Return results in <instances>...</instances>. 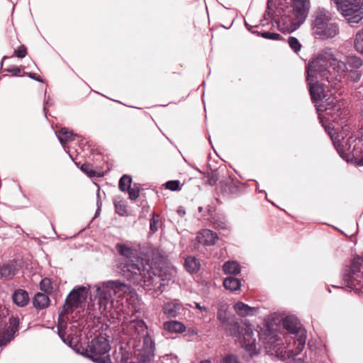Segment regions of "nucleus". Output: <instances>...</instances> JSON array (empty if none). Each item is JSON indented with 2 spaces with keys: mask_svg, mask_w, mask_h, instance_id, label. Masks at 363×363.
Instances as JSON below:
<instances>
[{
  "mask_svg": "<svg viewBox=\"0 0 363 363\" xmlns=\"http://www.w3.org/2000/svg\"><path fill=\"white\" fill-rule=\"evenodd\" d=\"M116 247L120 255L128 259L134 256L135 251L124 244H117ZM151 269L147 263L144 264L138 259L136 262L128 259L121 265V274L128 280L147 291H162V288L172 280V274L162 272L156 274L151 272Z\"/></svg>",
  "mask_w": 363,
  "mask_h": 363,
  "instance_id": "f257e3e1",
  "label": "nucleus"
},
{
  "mask_svg": "<svg viewBox=\"0 0 363 363\" xmlns=\"http://www.w3.org/2000/svg\"><path fill=\"white\" fill-rule=\"evenodd\" d=\"M345 71L344 62L335 57L331 49H325L308 63L306 77L325 80L333 86L340 81Z\"/></svg>",
  "mask_w": 363,
  "mask_h": 363,
  "instance_id": "f03ea898",
  "label": "nucleus"
},
{
  "mask_svg": "<svg viewBox=\"0 0 363 363\" xmlns=\"http://www.w3.org/2000/svg\"><path fill=\"white\" fill-rule=\"evenodd\" d=\"M123 329L133 340L134 354L137 359L150 363L155 356V342L148 333L147 326L140 319L125 318Z\"/></svg>",
  "mask_w": 363,
  "mask_h": 363,
  "instance_id": "7ed1b4c3",
  "label": "nucleus"
},
{
  "mask_svg": "<svg viewBox=\"0 0 363 363\" xmlns=\"http://www.w3.org/2000/svg\"><path fill=\"white\" fill-rule=\"evenodd\" d=\"M311 4L309 0H294L292 10L284 11L277 21L279 30L283 33H292L306 21Z\"/></svg>",
  "mask_w": 363,
  "mask_h": 363,
  "instance_id": "20e7f679",
  "label": "nucleus"
},
{
  "mask_svg": "<svg viewBox=\"0 0 363 363\" xmlns=\"http://www.w3.org/2000/svg\"><path fill=\"white\" fill-rule=\"evenodd\" d=\"M311 31L315 38L328 40L339 34L338 24L333 20L332 14L324 8H318L312 15Z\"/></svg>",
  "mask_w": 363,
  "mask_h": 363,
  "instance_id": "39448f33",
  "label": "nucleus"
},
{
  "mask_svg": "<svg viewBox=\"0 0 363 363\" xmlns=\"http://www.w3.org/2000/svg\"><path fill=\"white\" fill-rule=\"evenodd\" d=\"M94 301L101 314H105L112 303V292L125 291L126 285L119 281H108L101 285H96Z\"/></svg>",
  "mask_w": 363,
  "mask_h": 363,
  "instance_id": "423d86ee",
  "label": "nucleus"
},
{
  "mask_svg": "<svg viewBox=\"0 0 363 363\" xmlns=\"http://www.w3.org/2000/svg\"><path fill=\"white\" fill-rule=\"evenodd\" d=\"M111 349L106 338L102 336L95 337L88 345L86 356L96 363H112L108 354Z\"/></svg>",
  "mask_w": 363,
  "mask_h": 363,
  "instance_id": "0eeeda50",
  "label": "nucleus"
},
{
  "mask_svg": "<svg viewBox=\"0 0 363 363\" xmlns=\"http://www.w3.org/2000/svg\"><path fill=\"white\" fill-rule=\"evenodd\" d=\"M284 328L290 333L294 334V344L296 347L292 351V355L297 356L304 348L306 340V331L301 325L296 317L289 315L283 320Z\"/></svg>",
  "mask_w": 363,
  "mask_h": 363,
  "instance_id": "6e6552de",
  "label": "nucleus"
},
{
  "mask_svg": "<svg viewBox=\"0 0 363 363\" xmlns=\"http://www.w3.org/2000/svg\"><path fill=\"white\" fill-rule=\"evenodd\" d=\"M335 3L349 23H357L363 18V11L357 1L345 0Z\"/></svg>",
  "mask_w": 363,
  "mask_h": 363,
  "instance_id": "1a4fd4ad",
  "label": "nucleus"
},
{
  "mask_svg": "<svg viewBox=\"0 0 363 363\" xmlns=\"http://www.w3.org/2000/svg\"><path fill=\"white\" fill-rule=\"evenodd\" d=\"M88 291V289L85 286L74 288L65 300L63 311L65 313H69L72 311L73 308H79L81 303L86 298Z\"/></svg>",
  "mask_w": 363,
  "mask_h": 363,
  "instance_id": "9d476101",
  "label": "nucleus"
},
{
  "mask_svg": "<svg viewBox=\"0 0 363 363\" xmlns=\"http://www.w3.org/2000/svg\"><path fill=\"white\" fill-rule=\"evenodd\" d=\"M362 264H363V257L354 259L349 272L344 275L343 280L347 283L346 287L350 291L357 290L358 286L361 284L362 274L359 265Z\"/></svg>",
  "mask_w": 363,
  "mask_h": 363,
  "instance_id": "9b49d317",
  "label": "nucleus"
},
{
  "mask_svg": "<svg viewBox=\"0 0 363 363\" xmlns=\"http://www.w3.org/2000/svg\"><path fill=\"white\" fill-rule=\"evenodd\" d=\"M245 349L250 357H252L258 354V350L255 343V339L253 337V332L250 328H245L244 334L241 340H238Z\"/></svg>",
  "mask_w": 363,
  "mask_h": 363,
  "instance_id": "f8f14e48",
  "label": "nucleus"
},
{
  "mask_svg": "<svg viewBox=\"0 0 363 363\" xmlns=\"http://www.w3.org/2000/svg\"><path fill=\"white\" fill-rule=\"evenodd\" d=\"M18 324L17 318H10L9 327L5 331L0 333V347L6 345L13 338L15 333L18 330Z\"/></svg>",
  "mask_w": 363,
  "mask_h": 363,
  "instance_id": "ddd939ff",
  "label": "nucleus"
},
{
  "mask_svg": "<svg viewBox=\"0 0 363 363\" xmlns=\"http://www.w3.org/2000/svg\"><path fill=\"white\" fill-rule=\"evenodd\" d=\"M315 78L306 77L311 99L315 101H318L325 96V89L323 85L318 82H315Z\"/></svg>",
  "mask_w": 363,
  "mask_h": 363,
  "instance_id": "4468645a",
  "label": "nucleus"
},
{
  "mask_svg": "<svg viewBox=\"0 0 363 363\" xmlns=\"http://www.w3.org/2000/svg\"><path fill=\"white\" fill-rule=\"evenodd\" d=\"M18 270L16 260L5 262L0 266V279H11L16 274Z\"/></svg>",
  "mask_w": 363,
  "mask_h": 363,
  "instance_id": "2eb2a0df",
  "label": "nucleus"
},
{
  "mask_svg": "<svg viewBox=\"0 0 363 363\" xmlns=\"http://www.w3.org/2000/svg\"><path fill=\"white\" fill-rule=\"evenodd\" d=\"M225 326L230 336L235 337L238 340H241L245 328L240 327L235 317L231 318L228 323L225 325Z\"/></svg>",
  "mask_w": 363,
  "mask_h": 363,
  "instance_id": "dca6fc26",
  "label": "nucleus"
},
{
  "mask_svg": "<svg viewBox=\"0 0 363 363\" xmlns=\"http://www.w3.org/2000/svg\"><path fill=\"white\" fill-rule=\"evenodd\" d=\"M197 240L203 245H213L218 240V236L212 230L203 229L198 235Z\"/></svg>",
  "mask_w": 363,
  "mask_h": 363,
  "instance_id": "f3484780",
  "label": "nucleus"
},
{
  "mask_svg": "<svg viewBox=\"0 0 363 363\" xmlns=\"http://www.w3.org/2000/svg\"><path fill=\"white\" fill-rule=\"evenodd\" d=\"M12 299L13 303L18 307H24L27 306L30 301L28 292L21 289L14 291L12 295Z\"/></svg>",
  "mask_w": 363,
  "mask_h": 363,
  "instance_id": "a211bd4d",
  "label": "nucleus"
},
{
  "mask_svg": "<svg viewBox=\"0 0 363 363\" xmlns=\"http://www.w3.org/2000/svg\"><path fill=\"white\" fill-rule=\"evenodd\" d=\"M180 309V304L176 300L167 302L162 306V311L168 318L177 317L179 313Z\"/></svg>",
  "mask_w": 363,
  "mask_h": 363,
  "instance_id": "6ab92c4d",
  "label": "nucleus"
},
{
  "mask_svg": "<svg viewBox=\"0 0 363 363\" xmlns=\"http://www.w3.org/2000/svg\"><path fill=\"white\" fill-rule=\"evenodd\" d=\"M164 330L169 333H182L186 331V326L181 322L177 320L166 321L163 324Z\"/></svg>",
  "mask_w": 363,
  "mask_h": 363,
  "instance_id": "aec40b11",
  "label": "nucleus"
},
{
  "mask_svg": "<svg viewBox=\"0 0 363 363\" xmlns=\"http://www.w3.org/2000/svg\"><path fill=\"white\" fill-rule=\"evenodd\" d=\"M234 309L237 314L240 316L245 317L251 315L257 311V308L251 307L242 302H238L234 305Z\"/></svg>",
  "mask_w": 363,
  "mask_h": 363,
  "instance_id": "412c9836",
  "label": "nucleus"
},
{
  "mask_svg": "<svg viewBox=\"0 0 363 363\" xmlns=\"http://www.w3.org/2000/svg\"><path fill=\"white\" fill-rule=\"evenodd\" d=\"M33 306L37 309H43L49 306L50 298L43 293H37L33 298Z\"/></svg>",
  "mask_w": 363,
  "mask_h": 363,
  "instance_id": "4be33fe9",
  "label": "nucleus"
},
{
  "mask_svg": "<svg viewBox=\"0 0 363 363\" xmlns=\"http://www.w3.org/2000/svg\"><path fill=\"white\" fill-rule=\"evenodd\" d=\"M223 270L225 274L237 275L240 272V267L235 261H228L223 264Z\"/></svg>",
  "mask_w": 363,
  "mask_h": 363,
  "instance_id": "5701e85b",
  "label": "nucleus"
},
{
  "mask_svg": "<svg viewBox=\"0 0 363 363\" xmlns=\"http://www.w3.org/2000/svg\"><path fill=\"white\" fill-rule=\"evenodd\" d=\"M184 266L186 271L191 274H194L196 273L199 270L200 262L196 257L190 256L186 258Z\"/></svg>",
  "mask_w": 363,
  "mask_h": 363,
  "instance_id": "b1692460",
  "label": "nucleus"
},
{
  "mask_svg": "<svg viewBox=\"0 0 363 363\" xmlns=\"http://www.w3.org/2000/svg\"><path fill=\"white\" fill-rule=\"evenodd\" d=\"M223 286L230 291H235L240 289L241 283L239 279L233 277H228L223 281Z\"/></svg>",
  "mask_w": 363,
  "mask_h": 363,
  "instance_id": "393cba45",
  "label": "nucleus"
},
{
  "mask_svg": "<svg viewBox=\"0 0 363 363\" xmlns=\"http://www.w3.org/2000/svg\"><path fill=\"white\" fill-rule=\"evenodd\" d=\"M344 64L346 65V69H347V67L358 69L363 65V61L362 60L356 55H350L347 57L346 62H344Z\"/></svg>",
  "mask_w": 363,
  "mask_h": 363,
  "instance_id": "a878e982",
  "label": "nucleus"
},
{
  "mask_svg": "<svg viewBox=\"0 0 363 363\" xmlns=\"http://www.w3.org/2000/svg\"><path fill=\"white\" fill-rule=\"evenodd\" d=\"M74 133L72 131L68 130L67 128H62L57 133V137L62 145H65L67 143L72 141L74 138Z\"/></svg>",
  "mask_w": 363,
  "mask_h": 363,
  "instance_id": "bb28decb",
  "label": "nucleus"
},
{
  "mask_svg": "<svg viewBox=\"0 0 363 363\" xmlns=\"http://www.w3.org/2000/svg\"><path fill=\"white\" fill-rule=\"evenodd\" d=\"M354 48L357 52L363 54V28L358 30L354 36Z\"/></svg>",
  "mask_w": 363,
  "mask_h": 363,
  "instance_id": "cd10ccee",
  "label": "nucleus"
},
{
  "mask_svg": "<svg viewBox=\"0 0 363 363\" xmlns=\"http://www.w3.org/2000/svg\"><path fill=\"white\" fill-rule=\"evenodd\" d=\"M234 317H227V308L225 306H220L217 312V318L219 320L223 325H225L228 321Z\"/></svg>",
  "mask_w": 363,
  "mask_h": 363,
  "instance_id": "c85d7f7f",
  "label": "nucleus"
},
{
  "mask_svg": "<svg viewBox=\"0 0 363 363\" xmlns=\"http://www.w3.org/2000/svg\"><path fill=\"white\" fill-rule=\"evenodd\" d=\"M132 179L128 175H123L119 180L118 188L121 191H126L131 186Z\"/></svg>",
  "mask_w": 363,
  "mask_h": 363,
  "instance_id": "c756f323",
  "label": "nucleus"
},
{
  "mask_svg": "<svg viewBox=\"0 0 363 363\" xmlns=\"http://www.w3.org/2000/svg\"><path fill=\"white\" fill-rule=\"evenodd\" d=\"M160 226V216L155 213H152V218L150 223V230L152 233L157 232Z\"/></svg>",
  "mask_w": 363,
  "mask_h": 363,
  "instance_id": "7c9ffc66",
  "label": "nucleus"
},
{
  "mask_svg": "<svg viewBox=\"0 0 363 363\" xmlns=\"http://www.w3.org/2000/svg\"><path fill=\"white\" fill-rule=\"evenodd\" d=\"M81 170L83 172H84L89 177H100L103 176V174H101L100 172H96L93 169V167L89 164H83L81 167Z\"/></svg>",
  "mask_w": 363,
  "mask_h": 363,
  "instance_id": "2f4dec72",
  "label": "nucleus"
},
{
  "mask_svg": "<svg viewBox=\"0 0 363 363\" xmlns=\"http://www.w3.org/2000/svg\"><path fill=\"white\" fill-rule=\"evenodd\" d=\"M40 289L45 293H51L52 291L51 280L48 278L43 279L40 283Z\"/></svg>",
  "mask_w": 363,
  "mask_h": 363,
  "instance_id": "473e14b6",
  "label": "nucleus"
},
{
  "mask_svg": "<svg viewBox=\"0 0 363 363\" xmlns=\"http://www.w3.org/2000/svg\"><path fill=\"white\" fill-rule=\"evenodd\" d=\"M65 329L66 328H57L58 335L65 344L68 345L70 347H72L73 337H70L69 336L66 335Z\"/></svg>",
  "mask_w": 363,
  "mask_h": 363,
  "instance_id": "72a5a7b5",
  "label": "nucleus"
},
{
  "mask_svg": "<svg viewBox=\"0 0 363 363\" xmlns=\"http://www.w3.org/2000/svg\"><path fill=\"white\" fill-rule=\"evenodd\" d=\"M65 329L66 328H57L58 335L65 344L68 345L70 347H72L73 337H70L69 336L66 335Z\"/></svg>",
  "mask_w": 363,
  "mask_h": 363,
  "instance_id": "f704fd0d",
  "label": "nucleus"
},
{
  "mask_svg": "<svg viewBox=\"0 0 363 363\" xmlns=\"http://www.w3.org/2000/svg\"><path fill=\"white\" fill-rule=\"evenodd\" d=\"M65 329L66 328H57L58 335L65 344L68 345L70 347H72L73 337H70L69 336L66 335Z\"/></svg>",
  "mask_w": 363,
  "mask_h": 363,
  "instance_id": "c9c22d12",
  "label": "nucleus"
},
{
  "mask_svg": "<svg viewBox=\"0 0 363 363\" xmlns=\"http://www.w3.org/2000/svg\"><path fill=\"white\" fill-rule=\"evenodd\" d=\"M288 43H289V47L295 52L297 53L298 52H299L301 50V43H299L298 40L296 38L290 36L288 38Z\"/></svg>",
  "mask_w": 363,
  "mask_h": 363,
  "instance_id": "e433bc0d",
  "label": "nucleus"
},
{
  "mask_svg": "<svg viewBox=\"0 0 363 363\" xmlns=\"http://www.w3.org/2000/svg\"><path fill=\"white\" fill-rule=\"evenodd\" d=\"M267 332L269 333V335L265 337H263V333L260 334V338L263 340L264 343L272 345L273 343L276 342L278 340V339L277 338V335L272 334L269 328L267 330Z\"/></svg>",
  "mask_w": 363,
  "mask_h": 363,
  "instance_id": "4c0bfd02",
  "label": "nucleus"
},
{
  "mask_svg": "<svg viewBox=\"0 0 363 363\" xmlns=\"http://www.w3.org/2000/svg\"><path fill=\"white\" fill-rule=\"evenodd\" d=\"M68 313H65L63 311V308L59 314L57 328H67V321L68 320L67 315Z\"/></svg>",
  "mask_w": 363,
  "mask_h": 363,
  "instance_id": "58836bf2",
  "label": "nucleus"
},
{
  "mask_svg": "<svg viewBox=\"0 0 363 363\" xmlns=\"http://www.w3.org/2000/svg\"><path fill=\"white\" fill-rule=\"evenodd\" d=\"M166 189L171 191H178L182 188L180 182L179 180H171L165 184Z\"/></svg>",
  "mask_w": 363,
  "mask_h": 363,
  "instance_id": "ea45409f",
  "label": "nucleus"
},
{
  "mask_svg": "<svg viewBox=\"0 0 363 363\" xmlns=\"http://www.w3.org/2000/svg\"><path fill=\"white\" fill-rule=\"evenodd\" d=\"M126 191L128 192L129 199L130 200H136L139 196L140 189L136 186V184L130 186Z\"/></svg>",
  "mask_w": 363,
  "mask_h": 363,
  "instance_id": "a19ab883",
  "label": "nucleus"
},
{
  "mask_svg": "<svg viewBox=\"0 0 363 363\" xmlns=\"http://www.w3.org/2000/svg\"><path fill=\"white\" fill-rule=\"evenodd\" d=\"M220 363H242L239 359L238 357L233 354H229L225 355L221 361Z\"/></svg>",
  "mask_w": 363,
  "mask_h": 363,
  "instance_id": "79ce46f5",
  "label": "nucleus"
},
{
  "mask_svg": "<svg viewBox=\"0 0 363 363\" xmlns=\"http://www.w3.org/2000/svg\"><path fill=\"white\" fill-rule=\"evenodd\" d=\"M260 35L266 39L270 40H279L281 38V35L279 33H270V32H263L260 33Z\"/></svg>",
  "mask_w": 363,
  "mask_h": 363,
  "instance_id": "37998d69",
  "label": "nucleus"
},
{
  "mask_svg": "<svg viewBox=\"0 0 363 363\" xmlns=\"http://www.w3.org/2000/svg\"><path fill=\"white\" fill-rule=\"evenodd\" d=\"M26 53H27L26 48L23 45L18 47L15 50L16 56H17L18 57H20V58H23V57H26Z\"/></svg>",
  "mask_w": 363,
  "mask_h": 363,
  "instance_id": "c03bdc74",
  "label": "nucleus"
},
{
  "mask_svg": "<svg viewBox=\"0 0 363 363\" xmlns=\"http://www.w3.org/2000/svg\"><path fill=\"white\" fill-rule=\"evenodd\" d=\"M350 78L353 82H358L361 78V73L357 71L351 72Z\"/></svg>",
  "mask_w": 363,
  "mask_h": 363,
  "instance_id": "a18cd8bd",
  "label": "nucleus"
},
{
  "mask_svg": "<svg viewBox=\"0 0 363 363\" xmlns=\"http://www.w3.org/2000/svg\"><path fill=\"white\" fill-rule=\"evenodd\" d=\"M7 71L12 73L13 76H19L21 68L16 66H11L7 69Z\"/></svg>",
  "mask_w": 363,
  "mask_h": 363,
  "instance_id": "49530a36",
  "label": "nucleus"
},
{
  "mask_svg": "<svg viewBox=\"0 0 363 363\" xmlns=\"http://www.w3.org/2000/svg\"><path fill=\"white\" fill-rule=\"evenodd\" d=\"M272 9L270 7V0H268L267 8L264 15L265 19H269L272 17Z\"/></svg>",
  "mask_w": 363,
  "mask_h": 363,
  "instance_id": "de8ad7c7",
  "label": "nucleus"
},
{
  "mask_svg": "<svg viewBox=\"0 0 363 363\" xmlns=\"http://www.w3.org/2000/svg\"><path fill=\"white\" fill-rule=\"evenodd\" d=\"M218 181V177L216 174H211L208 177V184L211 186H213L216 184Z\"/></svg>",
  "mask_w": 363,
  "mask_h": 363,
  "instance_id": "09e8293b",
  "label": "nucleus"
},
{
  "mask_svg": "<svg viewBox=\"0 0 363 363\" xmlns=\"http://www.w3.org/2000/svg\"><path fill=\"white\" fill-rule=\"evenodd\" d=\"M195 307L201 311L208 312V308L204 306H201L199 303L194 302Z\"/></svg>",
  "mask_w": 363,
  "mask_h": 363,
  "instance_id": "8fccbe9b",
  "label": "nucleus"
},
{
  "mask_svg": "<svg viewBox=\"0 0 363 363\" xmlns=\"http://www.w3.org/2000/svg\"><path fill=\"white\" fill-rule=\"evenodd\" d=\"M116 208L121 215H123V213L125 212V209L124 206H122L121 205H117L116 204Z\"/></svg>",
  "mask_w": 363,
  "mask_h": 363,
  "instance_id": "3c124183",
  "label": "nucleus"
},
{
  "mask_svg": "<svg viewBox=\"0 0 363 363\" xmlns=\"http://www.w3.org/2000/svg\"><path fill=\"white\" fill-rule=\"evenodd\" d=\"M28 74V76L30 78H32V79H35L36 81H38V82H41L42 81L38 77H36L35 74H34V73H29Z\"/></svg>",
  "mask_w": 363,
  "mask_h": 363,
  "instance_id": "603ef678",
  "label": "nucleus"
},
{
  "mask_svg": "<svg viewBox=\"0 0 363 363\" xmlns=\"http://www.w3.org/2000/svg\"><path fill=\"white\" fill-rule=\"evenodd\" d=\"M97 206H98V208L96 210L95 216H96L99 213V212L101 211V202L100 201V199L97 201Z\"/></svg>",
  "mask_w": 363,
  "mask_h": 363,
  "instance_id": "864d4df0",
  "label": "nucleus"
},
{
  "mask_svg": "<svg viewBox=\"0 0 363 363\" xmlns=\"http://www.w3.org/2000/svg\"><path fill=\"white\" fill-rule=\"evenodd\" d=\"M200 363H212V362L208 359H204V360L201 361Z\"/></svg>",
  "mask_w": 363,
  "mask_h": 363,
  "instance_id": "5fc2aeb1",
  "label": "nucleus"
},
{
  "mask_svg": "<svg viewBox=\"0 0 363 363\" xmlns=\"http://www.w3.org/2000/svg\"><path fill=\"white\" fill-rule=\"evenodd\" d=\"M178 213H179V215H184L185 214V212L184 211H182V210H179Z\"/></svg>",
  "mask_w": 363,
  "mask_h": 363,
  "instance_id": "6e6d98bb",
  "label": "nucleus"
},
{
  "mask_svg": "<svg viewBox=\"0 0 363 363\" xmlns=\"http://www.w3.org/2000/svg\"><path fill=\"white\" fill-rule=\"evenodd\" d=\"M199 211H202V207H199Z\"/></svg>",
  "mask_w": 363,
  "mask_h": 363,
  "instance_id": "4d7b16f0",
  "label": "nucleus"
}]
</instances>
